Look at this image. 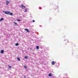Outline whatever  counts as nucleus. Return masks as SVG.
Returning a JSON list of instances; mask_svg holds the SVG:
<instances>
[{"mask_svg": "<svg viewBox=\"0 0 78 78\" xmlns=\"http://www.w3.org/2000/svg\"><path fill=\"white\" fill-rule=\"evenodd\" d=\"M4 13H5V14H9V15L10 13V12L9 11H5L4 12Z\"/></svg>", "mask_w": 78, "mask_h": 78, "instance_id": "f257e3e1", "label": "nucleus"}, {"mask_svg": "<svg viewBox=\"0 0 78 78\" xmlns=\"http://www.w3.org/2000/svg\"><path fill=\"white\" fill-rule=\"evenodd\" d=\"M20 7L21 8H22V9H23V8H25V6H24L23 5H21Z\"/></svg>", "mask_w": 78, "mask_h": 78, "instance_id": "f03ea898", "label": "nucleus"}, {"mask_svg": "<svg viewBox=\"0 0 78 78\" xmlns=\"http://www.w3.org/2000/svg\"><path fill=\"white\" fill-rule=\"evenodd\" d=\"M24 30H25V31H26L27 32H30V31L28 29H25Z\"/></svg>", "mask_w": 78, "mask_h": 78, "instance_id": "7ed1b4c3", "label": "nucleus"}, {"mask_svg": "<svg viewBox=\"0 0 78 78\" xmlns=\"http://www.w3.org/2000/svg\"><path fill=\"white\" fill-rule=\"evenodd\" d=\"M6 5H8V3H9V1H6Z\"/></svg>", "mask_w": 78, "mask_h": 78, "instance_id": "20e7f679", "label": "nucleus"}, {"mask_svg": "<svg viewBox=\"0 0 78 78\" xmlns=\"http://www.w3.org/2000/svg\"><path fill=\"white\" fill-rule=\"evenodd\" d=\"M24 8H25L24 12H27V8H26L25 7Z\"/></svg>", "mask_w": 78, "mask_h": 78, "instance_id": "39448f33", "label": "nucleus"}, {"mask_svg": "<svg viewBox=\"0 0 78 78\" xmlns=\"http://www.w3.org/2000/svg\"><path fill=\"white\" fill-rule=\"evenodd\" d=\"M1 54H2V53H4V50H2L1 51Z\"/></svg>", "mask_w": 78, "mask_h": 78, "instance_id": "423d86ee", "label": "nucleus"}, {"mask_svg": "<svg viewBox=\"0 0 78 78\" xmlns=\"http://www.w3.org/2000/svg\"><path fill=\"white\" fill-rule=\"evenodd\" d=\"M2 20H4V19H3V18H2L0 19V22H1V21H2Z\"/></svg>", "mask_w": 78, "mask_h": 78, "instance_id": "0eeeda50", "label": "nucleus"}, {"mask_svg": "<svg viewBox=\"0 0 78 78\" xmlns=\"http://www.w3.org/2000/svg\"><path fill=\"white\" fill-rule=\"evenodd\" d=\"M9 15H10V16H13V13L10 12V13L9 14Z\"/></svg>", "mask_w": 78, "mask_h": 78, "instance_id": "6e6552de", "label": "nucleus"}, {"mask_svg": "<svg viewBox=\"0 0 78 78\" xmlns=\"http://www.w3.org/2000/svg\"><path fill=\"white\" fill-rule=\"evenodd\" d=\"M55 62H54V61H53L52 62H51V64H52V65H54V64H55Z\"/></svg>", "mask_w": 78, "mask_h": 78, "instance_id": "1a4fd4ad", "label": "nucleus"}, {"mask_svg": "<svg viewBox=\"0 0 78 78\" xmlns=\"http://www.w3.org/2000/svg\"><path fill=\"white\" fill-rule=\"evenodd\" d=\"M52 75L51 73H50L48 74V76H51Z\"/></svg>", "mask_w": 78, "mask_h": 78, "instance_id": "9d476101", "label": "nucleus"}, {"mask_svg": "<svg viewBox=\"0 0 78 78\" xmlns=\"http://www.w3.org/2000/svg\"><path fill=\"white\" fill-rule=\"evenodd\" d=\"M15 45L16 46H18L19 45V43H17L15 44Z\"/></svg>", "mask_w": 78, "mask_h": 78, "instance_id": "9b49d317", "label": "nucleus"}, {"mask_svg": "<svg viewBox=\"0 0 78 78\" xmlns=\"http://www.w3.org/2000/svg\"><path fill=\"white\" fill-rule=\"evenodd\" d=\"M39 47V46H36L37 49V50H38Z\"/></svg>", "mask_w": 78, "mask_h": 78, "instance_id": "f8f14e48", "label": "nucleus"}, {"mask_svg": "<svg viewBox=\"0 0 78 78\" xmlns=\"http://www.w3.org/2000/svg\"><path fill=\"white\" fill-rule=\"evenodd\" d=\"M17 59L18 60V61H20V59L18 57L17 58Z\"/></svg>", "mask_w": 78, "mask_h": 78, "instance_id": "ddd939ff", "label": "nucleus"}, {"mask_svg": "<svg viewBox=\"0 0 78 78\" xmlns=\"http://www.w3.org/2000/svg\"><path fill=\"white\" fill-rule=\"evenodd\" d=\"M27 57H28V56H26L24 57V58H25V59H28V58Z\"/></svg>", "mask_w": 78, "mask_h": 78, "instance_id": "4468645a", "label": "nucleus"}, {"mask_svg": "<svg viewBox=\"0 0 78 78\" xmlns=\"http://www.w3.org/2000/svg\"><path fill=\"white\" fill-rule=\"evenodd\" d=\"M13 23H14V24H15V25H17V23H16L15 22H13Z\"/></svg>", "mask_w": 78, "mask_h": 78, "instance_id": "2eb2a0df", "label": "nucleus"}, {"mask_svg": "<svg viewBox=\"0 0 78 78\" xmlns=\"http://www.w3.org/2000/svg\"><path fill=\"white\" fill-rule=\"evenodd\" d=\"M9 68H11V67H12V66H9Z\"/></svg>", "mask_w": 78, "mask_h": 78, "instance_id": "dca6fc26", "label": "nucleus"}, {"mask_svg": "<svg viewBox=\"0 0 78 78\" xmlns=\"http://www.w3.org/2000/svg\"><path fill=\"white\" fill-rule=\"evenodd\" d=\"M17 21H18L19 22H20V20H17Z\"/></svg>", "mask_w": 78, "mask_h": 78, "instance_id": "f3484780", "label": "nucleus"}, {"mask_svg": "<svg viewBox=\"0 0 78 78\" xmlns=\"http://www.w3.org/2000/svg\"><path fill=\"white\" fill-rule=\"evenodd\" d=\"M32 22H35V20H33Z\"/></svg>", "mask_w": 78, "mask_h": 78, "instance_id": "a211bd4d", "label": "nucleus"}, {"mask_svg": "<svg viewBox=\"0 0 78 78\" xmlns=\"http://www.w3.org/2000/svg\"><path fill=\"white\" fill-rule=\"evenodd\" d=\"M24 68H25L26 69H27V66H24Z\"/></svg>", "mask_w": 78, "mask_h": 78, "instance_id": "6ab92c4d", "label": "nucleus"}, {"mask_svg": "<svg viewBox=\"0 0 78 78\" xmlns=\"http://www.w3.org/2000/svg\"><path fill=\"white\" fill-rule=\"evenodd\" d=\"M24 78H26V76H23Z\"/></svg>", "mask_w": 78, "mask_h": 78, "instance_id": "aec40b11", "label": "nucleus"}, {"mask_svg": "<svg viewBox=\"0 0 78 78\" xmlns=\"http://www.w3.org/2000/svg\"><path fill=\"white\" fill-rule=\"evenodd\" d=\"M30 50H31V48H30Z\"/></svg>", "mask_w": 78, "mask_h": 78, "instance_id": "412c9836", "label": "nucleus"}]
</instances>
